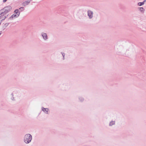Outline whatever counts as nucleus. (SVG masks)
<instances>
[{
	"mask_svg": "<svg viewBox=\"0 0 146 146\" xmlns=\"http://www.w3.org/2000/svg\"><path fill=\"white\" fill-rule=\"evenodd\" d=\"M12 9V7L10 6H7L4 7L3 9L0 10V12L3 16L2 20H5L8 16V15L7 13L10 11Z\"/></svg>",
	"mask_w": 146,
	"mask_h": 146,
	"instance_id": "obj_1",
	"label": "nucleus"
},
{
	"mask_svg": "<svg viewBox=\"0 0 146 146\" xmlns=\"http://www.w3.org/2000/svg\"><path fill=\"white\" fill-rule=\"evenodd\" d=\"M32 136L30 134L28 133L25 134L23 138V141L24 142L27 144L30 143L32 140Z\"/></svg>",
	"mask_w": 146,
	"mask_h": 146,
	"instance_id": "obj_2",
	"label": "nucleus"
},
{
	"mask_svg": "<svg viewBox=\"0 0 146 146\" xmlns=\"http://www.w3.org/2000/svg\"><path fill=\"white\" fill-rule=\"evenodd\" d=\"M88 16L89 19H92L93 17V12L90 10H88L87 12Z\"/></svg>",
	"mask_w": 146,
	"mask_h": 146,
	"instance_id": "obj_3",
	"label": "nucleus"
},
{
	"mask_svg": "<svg viewBox=\"0 0 146 146\" xmlns=\"http://www.w3.org/2000/svg\"><path fill=\"white\" fill-rule=\"evenodd\" d=\"M41 36L44 40L46 41L48 39V36L46 33L44 32H42L41 33Z\"/></svg>",
	"mask_w": 146,
	"mask_h": 146,
	"instance_id": "obj_4",
	"label": "nucleus"
},
{
	"mask_svg": "<svg viewBox=\"0 0 146 146\" xmlns=\"http://www.w3.org/2000/svg\"><path fill=\"white\" fill-rule=\"evenodd\" d=\"M41 110L45 113L47 114H49V110L48 108H44L43 107H42L41 108Z\"/></svg>",
	"mask_w": 146,
	"mask_h": 146,
	"instance_id": "obj_5",
	"label": "nucleus"
},
{
	"mask_svg": "<svg viewBox=\"0 0 146 146\" xmlns=\"http://www.w3.org/2000/svg\"><path fill=\"white\" fill-rule=\"evenodd\" d=\"M120 51L124 52H126L127 51V48L126 46H121L120 47Z\"/></svg>",
	"mask_w": 146,
	"mask_h": 146,
	"instance_id": "obj_6",
	"label": "nucleus"
},
{
	"mask_svg": "<svg viewBox=\"0 0 146 146\" xmlns=\"http://www.w3.org/2000/svg\"><path fill=\"white\" fill-rule=\"evenodd\" d=\"M19 16L15 14H13L9 17V19H12L13 18H16L18 17Z\"/></svg>",
	"mask_w": 146,
	"mask_h": 146,
	"instance_id": "obj_7",
	"label": "nucleus"
},
{
	"mask_svg": "<svg viewBox=\"0 0 146 146\" xmlns=\"http://www.w3.org/2000/svg\"><path fill=\"white\" fill-rule=\"evenodd\" d=\"M30 1H25L22 3V5L24 6H25L27 5H28L30 3Z\"/></svg>",
	"mask_w": 146,
	"mask_h": 146,
	"instance_id": "obj_8",
	"label": "nucleus"
},
{
	"mask_svg": "<svg viewBox=\"0 0 146 146\" xmlns=\"http://www.w3.org/2000/svg\"><path fill=\"white\" fill-rule=\"evenodd\" d=\"M146 2V0H144L143 2H139L138 3V5L139 6H141L144 4Z\"/></svg>",
	"mask_w": 146,
	"mask_h": 146,
	"instance_id": "obj_9",
	"label": "nucleus"
},
{
	"mask_svg": "<svg viewBox=\"0 0 146 146\" xmlns=\"http://www.w3.org/2000/svg\"><path fill=\"white\" fill-rule=\"evenodd\" d=\"M115 121H110L109 124V125L110 126H112L113 125H114L115 124Z\"/></svg>",
	"mask_w": 146,
	"mask_h": 146,
	"instance_id": "obj_10",
	"label": "nucleus"
},
{
	"mask_svg": "<svg viewBox=\"0 0 146 146\" xmlns=\"http://www.w3.org/2000/svg\"><path fill=\"white\" fill-rule=\"evenodd\" d=\"M15 13L16 14L19 16L20 14V12L18 9H16L15 11Z\"/></svg>",
	"mask_w": 146,
	"mask_h": 146,
	"instance_id": "obj_11",
	"label": "nucleus"
},
{
	"mask_svg": "<svg viewBox=\"0 0 146 146\" xmlns=\"http://www.w3.org/2000/svg\"><path fill=\"white\" fill-rule=\"evenodd\" d=\"M79 99L80 101L81 102H82L84 100V98L82 97H79Z\"/></svg>",
	"mask_w": 146,
	"mask_h": 146,
	"instance_id": "obj_12",
	"label": "nucleus"
},
{
	"mask_svg": "<svg viewBox=\"0 0 146 146\" xmlns=\"http://www.w3.org/2000/svg\"><path fill=\"white\" fill-rule=\"evenodd\" d=\"M61 53L62 54L63 56V60H64L65 59V53L63 52H61Z\"/></svg>",
	"mask_w": 146,
	"mask_h": 146,
	"instance_id": "obj_13",
	"label": "nucleus"
},
{
	"mask_svg": "<svg viewBox=\"0 0 146 146\" xmlns=\"http://www.w3.org/2000/svg\"><path fill=\"white\" fill-rule=\"evenodd\" d=\"M139 8L140 9L139 10V11L141 12H144V11H145V10L143 8V7H140V8Z\"/></svg>",
	"mask_w": 146,
	"mask_h": 146,
	"instance_id": "obj_14",
	"label": "nucleus"
},
{
	"mask_svg": "<svg viewBox=\"0 0 146 146\" xmlns=\"http://www.w3.org/2000/svg\"><path fill=\"white\" fill-rule=\"evenodd\" d=\"M24 9V8L23 7H21L19 9V10L21 11H23Z\"/></svg>",
	"mask_w": 146,
	"mask_h": 146,
	"instance_id": "obj_15",
	"label": "nucleus"
},
{
	"mask_svg": "<svg viewBox=\"0 0 146 146\" xmlns=\"http://www.w3.org/2000/svg\"><path fill=\"white\" fill-rule=\"evenodd\" d=\"M9 23H6L4 25H5V28H6L9 25Z\"/></svg>",
	"mask_w": 146,
	"mask_h": 146,
	"instance_id": "obj_16",
	"label": "nucleus"
},
{
	"mask_svg": "<svg viewBox=\"0 0 146 146\" xmlns=\"http://www.w3.org/2000/svg\"><path fill=\"white\" fill-rule=\"evenodd\" d=\"M11 99L13 101L15 100V99L14 97H12L11 98Z\"/></svg>",
	"mask_w": 146,
	"mask_h": 146,
	"instance_id": "obj_17",
	"label": "nucleus"
},
{
	"mask_svg": "<svg viewBox=\"0 0 146 146\" xmlns=\"http://www.w3.org/2000/svg\"><path fill=\"white\" fill-rule=\"evenodd\" d=\"M2 16H3L1 15V13L0 12V18H1V21L3 20H2Z\"/></svg>",
	"mask_w": 146,
	"mask_h": 146,
	"instance_id": "obj_18",
	"label": "nucleus"
},
{
	"mask_svg": "<svg viewBox=\"0 0 146 146\" xmlns=\"http://www.w3.org/2000/svg\"><path fill=\"white\" fill-rule=\"evenodd\" d=\"M3 30H4L5 28V25H4V26H3Z\"/></svg>",
	"mask_w": 146,
	"mask_h": 146,
	"instance_id": "obj_19",
	"label": "nucleus"
},
{
	"mask_svg": "<svg viewBox=\"0 0 146 146\" xmlns=\"http://www.w3.org/2000/svg\"><path fill=\"white\" fill-rule=\"evenodd\" d=\"M11 95L12 96V97H13V93H12L11 94Z\"/></svg>",
	"mask_w": 146,
	"mask_h": 146,
	"instance_id": "obj_20",
	"label": "nucleus"
},
{
	"mask_svg": "<svg viewBox=\"0 0 146 146\" xmlns=\"http://www.w3.org/2000/svg\"><path fill=\"white\" fill-rule=\"evenodd\" d=\"M7 0H3V1L4 2H6Z\"/></svg>",
	"mask_w": 146,
	"mask_h": 146,
	"instance_id": "obj_21",
	"label": "nucleus"
},
{
	"mask_svg": "<svg viewBox=\"0 0 146 146\" xmlns=\"http://www.w3.org/2000/svg\"><path fill=\"white\" fill-rule=\"evenodd\" d=\"M1 34V33L0 32V35Z\"/></svg>",
	"mask_w": 146,
	"mask_h": 146,
	"instance_id": "obj_22",
	"label": "nucleus"
}]
</instances>
